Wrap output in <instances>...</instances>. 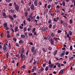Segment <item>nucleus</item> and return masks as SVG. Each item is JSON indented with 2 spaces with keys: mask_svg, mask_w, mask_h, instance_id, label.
<instances>
[{
  "mask_svg": "<svg viewBox=\"0 0 75 75\" xmlns=\"http://www.w3.org/2000/svg\"><path fill=\"white\" fill-rule=\"evenodd\" d=\"M25 16L27 17V15H28V12H26L25 13Z\"/></svg>",
  "mask_w": 75,
  "mask_h": 75,
  "instance_id": "c9c22d12",
  "label": "nucleus"
},
{
  "mask_svg": "<svg viewBox=\"0 0 75 75\" xmlns=\"http://www.w3.org/2000/svg\"><path fill=\"white\" fill-rule=\"evenodd\" d=\"M55 27H56L55 25H53L52 27L53 29H55Z\"/></svg>",
  "mask_w": 75,
  "mask_h": 75,
  "instance_id": "864d4df0",
  "label": "nucleus"
},
{
  "mask_svg": "<svg viewBox=\"0 0 75 75\" xmlns=\"http://www.w3.org/2000/svg\"><path fill=\"white\" fill-rule=\"evenodd\" d=\"M23 42H24L22 40H21L19 41V44H23Z\"/></svg>",
  "mask_w": 75,
  "mask_h": 75,
  "instance_id": "aec40b11",
  "label": "nucleus"
},
{
  "mask_svg": "<svg viewBox=\"0 0 75 75\" xmlns=\"http://www.w3.org/2000/svg\"><path fill=\"white\" fill-rule=\"evenodd\" d=\"M20 57L21 58H22V60L23 61H24V60L25 59V55L23 54H21L20 55Z\"/></svg>",
  "mask_w": 75,
  "mask_h": 75,
  "instance_id": "f03ea898",
  "label": "nucleus"
},
{
  "mask_svg": "<svg viewBox=\"0 0 75 75\" xmlns=\"http://www.w3.org/2000/svg\"><path fill=\"white\" fill-rule=\"evenodd\" d=\"M10 37H11V36H10V35L9 34L7 35V37L8 38H10Z\"/></svg>",
  "mask_w": 75,
  "mask_h": 75,
  "instance_id": "4d7b16f0",
  "label": "nucleus"
},
{
  "mask_svg": "<svg viewBox=\"0 0 75 75\" xmlns=\"http://www.w3.org/2000/svg\"><path fill=\"white\" fill-rule=\"evenodd\" d=\"M51 64V60H50L48 64Z\"/></svg>",
  "mask_w": 75,
  "mask_h": 75,
  "instance_id": "774afa93",
  "label": "nucleus"
},
{
  "mask_svg": "<svg viewBox=\"0 0 75 75\" xmlns=\"http://www.w3.org/2000/svg\"><path fill=\"white\" fill-rule=\"evenodd\" d=\"M35 31V28H34L33 29V32L34 33Z\"/></svg>",
  "mask_w": 75,
  "mask_h": 75,
  "instance_id": "6e6d98bb",
  "label": "nucleus"
},
{
  "mask_svg": "<svg viewBox=\"0 0 75 75\" xmlns=\"http://www.w3.org/2000/svg\"><path fill=\"white\" fill-rule=\"evenodd\" d=\"M33 58H32V59H31V60L30 61V63H31V62H32V61H33Z\"/></svg>",
  "mask_w": 75,
  "mask_h": 75,
  "instance_id": "3c124183",
  "label": "nucleus"
},
{
  "mask_svg": "<svg viewBox=\"0 0 75 75\" xmlns=\"http://www.w3.org/2000/svg\"><path fill=\"white\" fill-rule=\"evenodd\" d=\"M34 50H35V47L33 46L31 48V51L32 52H34Z\"/></svg>",
  "mask_w": 75,
  "mask_h": 75,
  "instance_id": "423d86ee",
  "label": "nucleus"
},
{
  "mask_svg": "<svg viewBox=\"0 0 75 75\" xmlns=\"http://www.w3.org/2000/svg\"><path fill=\"white\" fill-rule=\"evenodd\" d=\"M48 50H52V48L51 47V46L49 47L48 48Z\"/></svg>",
  "mask_w": 75,
  "mask_h": 75,
  "instance_id": "ea45409f",
  "label": "nucleus"
},
{
  "mask_svg": "<svg viewBox=\"0 0 75 75\" xmlns=\"http://www.w3.org/2000/svg\"><path fill=\"white\" fill-rule=\"evenodd\" d=\"M26 22V20H24L23 23V24H24V25H25V23Z\"/></svg>",
  "mask_w": 75,
  "mask_h": 75,
  "instance_id": "13d9d810",
  "label": "nucleus"
},
{
  "mask_svg": "<svg viewBox=\"0 0 75 75\" xmlns=\"http://www.w3.org/2000/svg\"><path fill=\"white\" fill-rule=\"evenodd\" d=\"M51 5H48V6H47V8H48L49 9H50V8H51Z\"/></svg>",
  "mask_w": 75,
  "mask_h": 75,
  "instance_id": "49530a36",
  "label": "nucleus"
},
{
  "mask_svg": "<svg viewBox=\"0 0 75 75\" xmlns=\"http://www.w3.org/2000/svg\"><path fill=\"white\" fill-rule=\"evenodd\" d=\"M4 27L6 28L7 27V23H5L4 24Z\"/></svg>",
  "mask_w": 75,
  "mask_h": 75,
  "instance_id": "f3484780",
  "label": "nucleus"
},
{
  "mask_svg": "<svg viewBox=\"0 0 75 75\" xmlns=\"http://www.w3.org/2000/svg\"><path fill=\"white\" fill-rule=\"evenodd\" d=\"M64 26L66 28H67V24L66 23H64Z\"/></svg>",
  "mask_w": 75,
  "mask_h": 75,
  "instance_id": "b1692460",
  "label": "nucleus"
},
{
  "mask_svg": "<svg viewBox=\"0 0 75 75\" xmlns=\"http://www.w3.org/2000/svg\"><path fill=\"white\" fill-rule=\"evenodd\" d=\"M40 69L42 71L44 70V68L42 67Z\"/></svg>",
  "mask_w": 75,
  "mask_h": 75,
  "instance_id": "5fc2aeb1",
  "label": "nucleus"
},
{
  "mask_svg": "<svg viewBox=\"0 0 75 75\" xmlns=\"http://www.w3.org/2000/svg\"><path fill=\"white\" fill-rule=\"evenodd\" d=\"M24 31H26L27 30V28H26V27H25L24 28Z\"/></svg>",
  "mask_w": 75,
  "mask_h": 75,
  "instance_id": "0e129e2a",
  "label": "nucleus"
},
{
  "mask_svg": "<svg viewBox=\"0 0 75 75\" xmlns=\"http://www.w3.org/2000/svg\"><path fill=\"white\" fill-rule=\"evenodd\" d=\"M27 20L29 22H30L31 21V19H30V18H28L27 19Z\"/></svg>",
  "mask_w": 75,
  "mask_h": 75,
  "instance_id": "a19ab883",
  "label": "nucleus"
},
{
  "mask_svg": "<svg viewBox=\"0 0 75 75\" xmlns=\"http://www.w3.org/2000/svg\"><path fill=\"white\" fill-rule=\"evenodd\" d=\"M8 47H9V49H10H10H11V45H10V43L8 44Z\"/></svg>",
  "mask_w": 75,
  "mask_h": 75,
  "instance_id": "a878e982",
  "label": "nucleus"
},
{
  "mask_svg": "<svg viewBox=\"0 0 75 75\" xmlns=\"http://www.w3.org/2000/svg\"><path fill=\"white\" fill-rule=\"evenodd\" d=\"M69 54V52L68 51V52H66V55H67L68 54Z\"/></svg>",
  "mask_w": 75,
  "mask_h": 75,
  "instance_id": "e2e57ef3",
  "label": "nucleus"
},
{
  "mask_svg": "<svg viewBox=\"0 0 75 75\" xmlns=\"http://www.w3.org/2000/svg\"><path fill=\"white\" fill-rule=\"evenodd\" d=\"M21 51H22V54H23V53L24 52L25 50H24V48H22Z\"/></svg>",
  "mask_w": 75,
  "mask_h": 75,
  "instance_id": "a211bd4d",
  "label": "nucleus"
},
{
  "mask_svg": "<svg viewBox=\"0 0 75 75\" xmlns=\"http://www.w3.org/2000/svg\"><path fill=\"white\" fill-rule=\"evenodd\" d=\"M13 6L15 7V8L16 10H18V9H19V6L16 4V3L15 2H14Z\"/></svg>",
  "mask_w": 75,
  "mask_h": 75,
  "instance_id": "f257e3e1",
  "label": "nucleus"
},
{
  "mask_svg": "<svg viewBox=\"0 0 75 75\" xmlns=\"http://www.w3.org/2000/svg\"><path fill=\"white\" fill-rule=\"evenodd\" d=\"M70 49L71 50H73V49L72 48V46H71L70 47Z\"/></svg>",
  "mask_w": 75,
  "mask_h": 75,
  "instance_id": "052dcab7",
  "label": "nucleus"
},
{
  "mask_svg": "<svg viewBox=\"0 0 75 75\" xmlns=\"http://www.w3.org/2000/svg\"><path fill=\"white\" fill-rule=\"evenodd\" d=\"M15 32L16 33L18 31V27H16L15 28Z\"/></svg>",
  "mask_w": 75,
  "mask_h": 75,
  "instance_id": "ddd939ff",
  "label": "nucleus"
},
{
  "mask_svg": "<svg viewBox=\"0 0 75 75\" xmlns=\"http://www.w3.org/2000/svg\"><path fill=\"white\" fill-rule=\"evenodd\" d=\"M50 35L47 36V40H48L50 38Z\"/></svg>",
  "mask_w": 75,
  "mask_h": 75,
  "instance_id": "4c0bfd02",
  "label": "nucleus"
},
{
  "mask_svg": "<svg viewBox=\"0 0 75 75\" xmlns=\"http://www.w3.org/2000/svg\"><path fill=\"white\" fill-rule=\"evenodd\" d=\"M63 71H64V70H61L60 72L59 73V74H60L62 73V72H63Z\"/></svg>",
  "mask_w": 75,
  "mask_h": 75,
  "instance_id": "e433bc0d",
  "label": "nucleus"
},
{
  "mask_svg": "<svg viewBox=\"0 0 75 75\" xmlns=\"http://www.w3.org/2000/svg\"><path fill=\"white\" fill-rule=\"evenodd\" d=\"M22 68H23V69H25V66L23 65V66H22L21 67V69H22Z\"/></svg>",
  "mask_w": 75,
  "mask_h": 75,
  "instance_id": "393cba45",
  "label": "nucleus"
},
{
  "mask_svg": "<svg viewBox=\"0 0 75 75\" xmlns=\"http://www.w3.org/2000/svg\"><path fill=\"white\" fill-rule=\"evenodd\" d=\"M62 5L63 6H65V3L64 2H63Z\"/></svg>",
  "mask_w": 75,
  "mask_h": 75,
  "instance_id": "8fccbe9b",
  "label": "nucleus"
},
{
  "mask_svg": "<svg viewBox=\"0 0 75 75\" xmlns=\"http://www.w3.org/2000/svg\"><path fill=\"white\" fill-rule=\"evenodd\" d=\"M51 37H52V38H53L54 37H55V36L56 35H55V34L54 33H52L51 34Z\"/></svg>",
  "mask_w": 75,
  "mask_h": 75,
  "instance_id": "1a4fd4ad",
  "label": "nucleus"
},
{
  "mask_svg": "<svg viewBox=\"0 0 75 75\" xmlns=\"http://www.w3.org/2000/svg\"><path fill=\"white\" fill-rule=\"evenodd\" d=\"M49 28H52V25L51 24H50L49 25Z\"/></svg>",
  "mask_w": 75,
  "mask_h": 75,
  "instance_id": "7c9ffc66",
  "label": "nucleus"
},
{
  "mask_svg": "<svg viewBox=\"0 0 75 75\" xmlns=\"http://www.w3.org/2000/svg\"><path fill=\"white\" fill-rule=\"evenodd\" d=\"M2 14L4 18H7V16H6V13H5L4 12H3L2 13Z\"/></svg>",
  "mask_w": 75,
  "mask_h": 75,
  "instance_id": "9d476101",
  "label": "nucleus"
},
{
  "mask_svg": "<svg viewBox=\"0 0 75 75\" xmlns=\"http://www.w3.org/2000/svg\"><path fill=\"white\" fill-rule=\"evenodd\" d=\"M30 8L31 10H34V4H32L30 6Z\"/></svg>",
  "mask_w": 75,
  "mask_h": 75,
  "instance_id": "20e7f679",
  "label": "nucleus"
},
{
  "mask_svg": "<svg viewBox=\"0 0 75 75\" xmlns=\"http://www.w3.org/2000/svg\"><path fill=\"white\" fill-rule=\"evenodd\" d=\"M29 36H33V34H32L31 33H29Z\"/></svg>",
  "mask_w": 75,
  "mask_h": 75,
  "instance_id": "bf43d9fd",
  "label": "nucleus"
},
{
  "mask_svg": "<svg viewBox=\"0 0 75 75\" xmlns=\"http://www.w3.org/2000/svg\"><path fill=\"white\" fill-rule=\"evenodd\" d=\"M9 18H10V19H11L12 20H14L13 19V17H12V16H11V15H10L9 16Z\"/></svg>",
  "mask_w": 75,
  "mask_h": 75,
  "instance_id": "412c9836",
  "label": "nucleus"
},
{
  "mask_svg": "<svg viewBox=\"0 0 75 75\" xmlns=\"http://www.w3.org/2000/svg\"><path fill=\"white\" fill-rule=\"evenodd\" d=\"M13 18H16V17H17V16H16V14L13 15Z\"/></svg>",
  "mask_w": 75,
  "mask_h": 75,
  "instance_id": "09e8293b",
  "label": "nucleus"
},
{
  "mask_svg": "<svg viewBox=\"0 0 75 75\" xmlns=\"http://www.w3.org/2000/svg\"><path fill=\"white\" fill-rule=\"evenodd\" d=\"M60 22L61 24H62L63 23H64V21L62 20H60Z\"/></svg>",
  "mask_w": 75,
  "mask_h": 75,
  "instance_id": "603ef678",
  "label": "nucleus"
},
{
  "mask_svg": "<svg viewBox=\"0 0 75 75\" xmlns=\"http://www.w3.org/2000/svg\"><path fill=\"white\" fill-rule=\"evenodd\" d=\"M6 55L7 56V58H8V55L9 54L8 52H7L6 54Z\"/></svg>",
  "mask_w": 75,
  "mask_h": 75,
  "instance_id": "37998d69",
  "label": "nucleus"
},
{
  "mask_svg": "<svg viewBox=\"0 0 75 75\" xmlns=\"http://www.w3.org/2000/svg\"><path fill=\"white\" fill-rule=\"evenodd\" d=\"M10 11H11V13H14V11L12 9H11L10 10Z\"/></svg>",
  "mask_w": 75,
  "mask_h": 75,
  "instance_id": "f704fd0d",
  "label": "nucleus"
},
{
  "mask_svg": "<svg viewBox=\"0 0 75 75\" xmlns=\"http://www.w3.org/2000/svg\"><path fill=\"white\" fill-rule=\"evenodd\" d=\"M21 38H25V36L23 35H21Z\"/></svg>",
  "mask_w": 75,
  "mask_h": 75,
  "instance_id": "dca6fc26",
  "label": "nucleus"
},
{
  "mask_svg": "<svg viewBox=\"0 0 75 75\" xmlns=\"http://www.w3.org/2000/svg\"><path fill=\"white\" fill-rule=\"evenodd\" d=\"M28 31H30V30H31V28H28Z\"/></svg>",
  "mask_w": 75,
  "mask_h": 75,
  "instance_id": "69168bd1",
  "label": "nucleus"
},
{
  "mask_svg": "<svg viewBox=\"0 0 75 75\" xmlns=\"http://www.w3.org/2000/svg\"><path fill=\"white\" fill-rule=\"evenodd\" d=\"M16 47H20V45L18 43H16Z\"/></svg>",
  "mask_w": 75,
  "mask_h": 75,
  "instance_id": "58836bf2",
  "label": "nucleus"
},
{
  "mask_svg": "<svg viewBox=\"0 0 75 75\" xmlns=\"http://www.w3.org/2000/svg\"><path fill=\"white\" fill-rule=\"evenodd\" d=\"M4 68L5 69H7V67L6 66H4Z\"/></svg>",
  "mask_w": 75,
  "mask_h": 75,
  "instance_id": "c03bdc74",
  "label": "nucleus"
},
{
  "mask_svg": "<svg viewBox=\"0 0 75 75\" xmlns=\"http://www.w3.org/2000/svg\"><path fill=\"white\" fill-rule=\"evenodd\" d=\"M69 23L70 24H72V23H73V21L72 20H70L69 21Z\"/></svg>",
  "mask_w": 75,
  "mask_h": 75,
  "instance_id": "cd10ccee",
  "label": "nucleus"
},
{
  "mask_svg": "<svg viewBox=\"0 0 75 75\" xmlns=\"http://www.w3.org/2000/svg\"><path fill=\"white\" fill-rule=\"evenodd\" d=\"M47 27H45L44 28H43L42 31H43V32H44L45 30H47Z\"/></svg>",
  "mask_w": 75,
  "mask_h": 75,
  "instance_id": "f8f14e48",
  "label": "nucleus"
},
{
  "mask_svg": "<svg viewBox=\"0 0 75 75\" xmlns=\"http://www.w3.org/2000/svg\"><path fill=\"white\" fill-rule=\"evenodd\" d=\"M65 52L64 51L60 55L61 57H63V56L65 55Z\"/></svg>",
  "mask_w": 75,
  "mask_h": 75,
  "instance_id": "9b49d317",
  "label": "nucleus"
},
{
  "mask_svg": "<svg viewBox=\"0 0 75 75\" xmlns=\"http://www.w3.org/2000/svg\"><path fill=\"white\" fill-rule=\"evenodd\" d=\"M34 4L35 6H37V5H38V4H37V1H34Z\"/></svg>",
  "mask_w": 75,
  "mask_h": 75,
  "instance_id": "4468645a",
  "label": "nucleus"
},
{
  "mask_svg": "<svg viewBox=\"0 0 75 75\" xmlns=\"http://www.w3.org/2000/svg\"><path fill=\"white\" fill-rule=\"evenodd\" d=\"M43 51L44 52H46V50H45V49L44 48H42Z\"/></svg>",
  "mask_w": 75,
  "mask_h": 75,
  "instance_id": "72a5a7b5",
  "label": "nucleus"
},
{
  "mask_svg": "<svg viewBox=\"0 0 75 75\" xmlns=\"http://www.w3.org/2000/svg\"><path fill=\"white\" fill-rule=\"evenodd\" d=\"M5 43H8V41L6 39L5 40Z\"/></svg>",
  "mask_w": 75,
  "mask_h": 75,
  "instance_id": "338daca9",
  "label": "nucleus"
},
{
  "mask_svg": "<svg viewBox=\"0 0 75 75\" xmlns=\"http://www.w3.org/2000/svg\"><path fill=\"white\" fill-rule=\"evenodd\" d=\"M53 21H58V20H57V19H56V18H54L53 20Z\"/></svg>",
  "mask_w": 75,
  "mask_h": 75,
  "instance_id": "79ce46f5",
  "label": "nucleus"
},
{
  "mask_svg": "<svg viewBox=\"0 0 75 75\" xmlns=\"http://www.w3.org/2000/svg\"><path fill=\"white\" fill-rule=\"evenodd\" d=\"M54 65V64L53 63L49 65L48 66L50 67V68L51 69L53 67V66Z\"/></svg>",
  "mask_w": 75,
  "mask_h": 75,
  "instance_id": "39448f33",
  "label": "nucleus"
},
{
  "mask_svg": "<svg viewBox=\"0 0 75 75\" xmlns=\"http://www.w3.org/2000/svg\"><path fill=\"white\" fill-rule=\"evenodd\" d=\"M74 57H72L71 58H69V60H73V59H74Z\"/></svg>",
  "mask_w": 75,
  "mask_h": 75,
  "instance_id": "c756f323",
  "label": "nucleus"
},
{
  "mask_svg": "<svg viewBox=\"0 0 75 75\" xmlns=\"http://www.w3.org/2000/svg\"><path fill=\"white\" fill-rule=\"evenodd\" d=\"M37 51H38V50L37 49H35L34 52H33V54L34 55L37 52Z\"/></svg>",
  "mask_w": 75,
  "mask_h": 75,
  "instance_id": "2eb2a0df",
  "label": "nucleus"
},
{
  "mask_svg": "<svg viewBox=\"0 0 75 75\" xmlns=\"http://www.w3.org/2000/svg\"><path fill=\"white\" fill-rule=\"evenodd\" d=\"M11 0H6V1L7 3H9V2L11 1Z\"/></svg>",
  "mask_w": 75,
  "mask_h": 75,
  "instance_id": "a18cd8bd",
  "label": "nucleus"
},
{
  "mask_svg": "<svg viewBox=\"0 0 75 75\" xmlns=\"http://www.w3.org/2000/svg\"><path fill=\"white\" fill-rule=\"evenodd\" d=\"M62 32V30H59L57 31V33H61Z\"/></svg>",
  "mask_w": 75,
  "mask_h": 75,
  "instance_id": "473e14b6",
  "label": "nucleus"
},
{
  "mask_svg": "<svg viewBox=\"0 0 75 75\" xmlns=\"http://www.w3.org/2000/svg\"><path fill=\"white\" fill-rule=\"evenodd\" d=\"M69 35H72V31H69Z\"/></svg>",
  "mask_w": 75,
  "mask_h": 75,
  "instance_id": "4be33fe9",
  "label": "nucleus"
},
{
  "mask_svg": "<svg viewBox=\"0 0 75 75\" xmlns=\"http://www.w3.org/2000/svg\"><path fill=\"white\" fill-rule=\"evenodd\" d=\"M33 14V13H31L30 14L29 17V18H32V17H33V16L32 15Z\"/></svg>",
  "mask_w": 75,
  "mask_h": 75,
  "instance_id": "6ab92c4d",
  "label": "nucleus"
},
{
  "mask_svg": "<svg viewBox=\"0 0 75 75\" xmlns=\"http://www.w3.org/2000/svg\"><path fill=\"white\" fill-rule=\"evenodd\" d=\"M19 27L21 29H23V28L21 26H20Z\"/></svg>",
  "mask_w": 75,
  "mask_h": 75,
  "instance_id": "680f3d73",
  "label": "nucleus"
},
{
  "mask_svg": "<svg viewBox=\"0 0 75 75\" xmlns=\"http://www.w3.org/2000/svg\"><path fill=\"white\" fill-rule=\"evenodd\" d=\"M57 54V50H56L53 53V54L54 55H55L56 54Z\"/></svg>",
  "mask_w": 75,
  "mask_h": 75,
  "instance_id": "5701e85b",
  "label": "nucleus"
},
{
  "mask_svg": "<svg viewBox=\"0 0 75 75\" xmlns=\"http://www.w3.org/2000/svg\"><path fill=\"white\" fill-rule=\"evenodd\" d=\"M48 67H46L45 70L46 71H48Z\"/></svg>",
  "mask_w": 75,
  "mask_h": 75,
  "instance_id": "2f4dec72",
  "label": "nucleus"
},
{
  "mask_svg": "<svg viewBox=\"0 0 75 75\" xmlns=\"http://www.w3.org/2000/svg\"><path fill=\"white\" fill-rule=\"evenodd\" d=\"M13 40H14V42H16V41H17V39H16V38H13Z\"/></svg>",
  "mask_w": 75,
  "mask_h": 75,
  "instance_id": "c85d7f7f",
  "label": "nucleus"
},
{
  "mask_svg": "<svg viewBox=\"0 0 75 75\" xmlns=\"http://www.w3.org/2000/svg\"><path fill=\"white\" fill-rule=\"evenodd\" d=\"M50 42L52 45L54 44V40H52V39H51L50 40Z\"/></svg>",
  "mask_w": 75,
  "mask_h": 75,
  "instance_id": "0eeeda50",
  "label": "nucleus"
},
{
  "mask_svg": "<svg viewBox=\"0 0 75 75\" xmlns=\"http://www.w3.org/2000/svg\"><path fill=\"white\" fill-rule=\"evenodd\" d=\"M7 43H4V47H3V50L4 51H6V49H7Z\"/></svg>",
  "mask_w": 75,
  "mask_h": 75,
  "instance_id": "7ed1b4c3",
  "label": "nucleus"
},
{
  "mask_svg": "<svg viewBox=\"0 0 75 75\" xmlns=\"http://www.w3.org/2000/svg\"><path fill=\"white\" fill-rule=\"evenodd\" d=\"M55 65H57L58 68H60V67H61V64H60L58 63V62L56 63Z\"/></svg>",
  "mask_w": 75,
  "mask_h": 75,
  "instance_id": "6e6552de",
  "label": "nucleus"
},
{
  "mask_svg": "<svg viewBox=\"0 0 75 75\" xmlns=\"http://www.w3.org/2000/svg\"><path fill=\"white\" fill-rule=\"evenodd\" d=\"M41 72H42V71H41V70L40 69L39 70L38 73H39V74H40V73Z\"/></svg>",
  "mask_w": 75,
  "mask_h": 75,
  "instance_id": "de8ad7c7",
  "label": "nucleus"
},
{
  "mask_svg": "<svg viewBox=\"0 0 75 75\" xmlns=\"http://www.w3.org/2000/svg\"><path fill=\"white\" fill-rule=\"evenodd\" d=\"M49 24H51V20L49 19L48 22Z\"/></svg>",
  "mask_w": 75,
  "mask_h": 75,
  "instance_id": "bb28decb",
  "label": "nucleus"
}]
</instances>
